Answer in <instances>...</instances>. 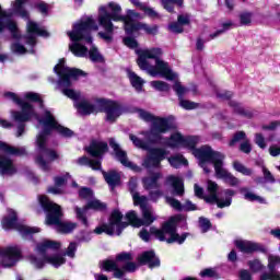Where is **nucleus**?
<instances>
[{
	"instance_id": "473e14b6",
	"label": "nucleus",
	"mask_w": 280,
	"mask_h": 280,
	"mask_svg": "<svg viewBox=\"0 0 280 280\" xmlns=\"http://www.w3.org/2000/svg\"><path fill=\"white\" fill-rule=\"evenodd\" d=\"M55 186H49L47 188V194H52L54 196H60L62 194V188L67 185V179L65 176H55L54 177Z\"/></svg>"
},
{
	"instance_id": "5fc2aeb1",
	"label": "nucleus",
	"mask_w": 280,
	"mask_h": 280,
	"mask_svg": "<svg viewBox=\"0 0 280 280\" xmlns=\"http://www.w3.org/2000/svg\"><path fill=\"white\" fill-rule=\"evenodd\" d=\"M168 30L173 34H183L185 32V26L180 22H172L168 24Z\"/></svg>"
},
{
	"instance_id": "6e6d98bb",
	"label": "nucleus",
	"mask_w": 280,
	"mask_h": 280,
	"mask_svg": "<svg viewBox=\"0 0 280 280\" xmlns=\"http://www.w3.org/2000/svg\"><path fill=\"white\" fill-rule=\"evenodd\" d=\"M161 198H163V190H161V188L149 190V200H151V202H159Z\"/></svg>"
},
{
	"instance_id": "7ed1b4c3",
	"label": "nucleus",
	"mask_w": 280,
	"mask_h": 280,
	"mask_svg": "<svg viewBox=\"0 0 280 280\" xmlns=\"http://www.w3.org/2000/svg\"><path fill=\"white\" fill-rule=\"evenodd\" d=\"M100 24L93 15H83L73 24L71 32V51L79 58H90L92 62H104V56L93 45L92 32H98Z\"/></svg>"
},
{
	"instance_id": "f8f14e48",
	"label": "nucleus",
	"mask_w": 280,
	"mask_h": 280,
	"mask_svg": "<svg viewBox=\"0 0 280 280\" xmlns=\"http://www.w3.org/2000/svg\"><path fill=\"white\" fill-rule=\"evenodd\" d=\"M39 206L42 207L44 213H46V224L48 226H54V224H58L60 220L65 217L62 212V207L60 205L50 201L47 195H40L38 197Z\"/></svg>"
},
{
	"instance_id": "6e6552de",
	"label": "nucleus",
	"mask_w": 280,
	"mask_h": 280,
	"mask_svg": "<svg viewBox=\"0 0 280 280\" xmlns=\"http://www.w3.org/2000/svg\"><path fill=\"white\" fill-rule=\"evenodd\" d=\"M129 139L130 141H132L136 148H140L141 150H149L148 155L142 162V166L147 170H150L152 167H161V161H165L167 159V154H170V151L163 148L149 149L148 142L143 141L135 135H130Z\"/></svg>"
},
{
	"instance_id": "0e129e2a",
	"label": "nucleus",
	"mask_w": 280,
	"mask_h": 280,
	"mask_svg": "<svg viewBox=\"0 0 280 280\" xmlns=\"http://www.w3.org/2000/svg\"><path fill=\"white\" fill-rule=\"evenodd\" d=\"M241 25H250V22L253 21V13H242L240 15Z\"/></svg>"
},
{
	"instance_id": "3c124183",
	"label": "nucleus",
	"mask_w": 280,
	"mask_h": 280,
	"mask_svg": "<svg viewBox=\"0 0 280 280\" xmlns=\"http://www.w3.org/2000/svg\"><path fill=\"white\" fill-rule=\"evenodd\" d=\"M248 138H246V132L244 131H237L233 135L232 139L229 142L230 148H233L236 143H240V141H245Z\"/></svg>"
},
{
	"instance_id": "9b49d317",
	"label": "nucleus",
	"mask_w": 280,
	"mask_h": 280,
	"mask_svg": "<svg viewBox=\"0 0 280 280\" xmlns=\"http://www.w3.org/2000/svg\"><path fill=\"white\" fill-rule=\"evenodd\" d=\"M37 148L39 154L35 158L36 165H38L39 170H43V172H50L51 166L49 164L54 163V161H58L60 155L56 150L47 148V137L43 133L37 137Z\"/></svg>"
},
{
	"instance_id": "774afa93",
	"label": "nucleus",
	"mask_w": 280,
	"mask_h": 280,
	"mask_svg": "<svg viewBox=\"0 0 280 280\" xmlns=\"http://www.w3.org/2000/svg\"><path fill=\"white\" fill-rule=\"evenodd\" d=\"M262 174L266 183H276L275 176L265 166H262Z\"/></svg>"
},
{
	"instance_id": "1a4fd4ad",
	"label": "nucleus",
	"mask_w": 280,
	"mask_h": 280,
	"mask_svg": "<svg viewBox=\"0 0 280 280\" xmlns=\"http://www.w3.org/2000/svg\"><path fill=\"white\" fill-rule=\"evenodd\" d=\"M85 151L95 160L82 156L75 160L74 163H77V165H86L95 171L102 170V160L104 159V154L108 152V143L101 140H93L90 145L85 148Z\"/></svg>"
},
{
	"instance_id": "ddd939ff",
	"label": "nucleus",
	"mask_w": 280,
	"mask_h": 280,
	"mask_svg": "<svg viewBox=\"0 0 280 280\" xmlns=\"http://www.w3.org/2000/svg\"><path fill=\"white\" fill-rule=\"evenodd\" d=\"M122 219L124 214L119 210H114L109 217V223L95 228L94 233L96 235H102V233H106V235H121L124 229L130 225L128 222H121Z\"/></svg>"
},
{
	"instance_id": "393cba45",
	"label": "nucleus",
	"mask_w": 280,
	"mask_h": 280,
	"mask_svg": "<svg viewBox=\"0 0 280 280\" xmlns=\"http://www.w3.org/2000/svg\"><path fill=\"white\" fill-rule=\"evenodd\" d=\"M0 257H2L1 266L3 268H12V266H14V261L21 257V249L18 247H0Z\"/></svg>"
},
{
	"instance_id": "79ce46f5",
	"label": "nucleus",
	"mask_w": 280,
	"mask_h": 280,
	"mask_svg": "<svg viewBox=\"0 0 280 280\" xmlns=\"http://www.w3.org/2000/svg\"><path fill=\"white\" fill-rule=\"evenodd\" d=\"M45 261L46 264H50L55 268H60V266H62V264H65L67 259H65V257L62 256L55 255V256H45Z\"/></svg>"
},
{
	"instance_id": "4c0bfd02",
	"label": "nucleus",
	"mask_w": 280,
	"mask_h": 280,
	"mask_svg": "<svg viewBox=\"0 0 280 280\" xmlns=\"http://www.w3.org/2000/svg\"><path fill=\"white\" fill-rule=\"evenodd\" d=\"M229 106L233 108V112L236 113V115H241L242 117H253V112L244 108L242 104L235 101H230Z\"/></svg>"
},
{
	"instance_id": "7c9ffc66",
	"label": "nucleus",
	"mask_w": 280,
	"mask_h": 280,
	"mask_svg": "<svg viewBox=\"0 0 280 280\" xmlns=\"http://www.w3.org/2000/svg\"><path fill=\"white\" fill-rule=\"evenodd\" d=\"M163 178V174L161 173H153L151 176L142 178V185L145 191H151L152 189H161V184L159 180Z\"/></svg>"
},
{
	"instance_id": "37998d69",
	"label": "nucleus",
	"mask_w": 280,
	"mask_h": 280,
	"mask_svg": "<svg viewBox=\"0 0 280 280\" xmlns=\"http://www.w3.org/2000/svg\"><path fill=\"white\" fill-rule=\"evenodd\" d=\"M161 4L166 12H174L175 5L183 8V0H161Z\"/></svg>"
},
{
	"instance_id": "f257e3e1",
	"label": "nucleus",
	"mask_w": 280,
	"mask_h": 280,
	"mask_svg": "<svg viewBox=\"0 0 280 280\" xmlns=\"http://www.w3.org/2000/svg\"><path fill=\"white\" fill-rule=\"evenodd\" d=\"M135 19H139V13L129 10L127 15H121V5L115 2H109L107 5L98 7L97 23L105 31L98 32L100 38H103V40L106 43L113 42V32H115V24H113V21H122L125 32L129 36H132V34H137L141 31L151 36L159 33V26H150L145 23L137 22Z\"/></svg>"
},
{
	"instance_id": "ea45409f",
	"label": "nucleus",
	"mask_w": 280,
	"mask_h": 280,
	"mask_svg": "<svg viewBox=\"0 0 280 280\" xmlns=\"http://www.w3.org/2000/svg\"><path fill=\"white\" fill-rule=\"evenodd\" d=\"M167 161L172 167H175V170H178L180 165H187V160L180 154L173 155L168 158Z\"/></svg>"
},
{
	"instance_id": "13d9d810",
	"label": "nucleus",
	"mask_w": 280,
	"mask_h": 280,
	"mask_svg": "<svg viewBox=\"0 0 280 280\" xmlns=\"http://www.w3.org/2000/svg\"><path fill=\"white\" fill-rule=\"evenodd\" d=\"M30 259H31V264H33V266H35V268H37L38 270L45 268V264H47V260H45V256L44 258L31 256Z\"/></svg>"
},
{
	"instance_id": "2f4dec72",
	"label": "nucleus",
	"mask_w": 280,
	"mask_h": 280,
	"mask_svg": "<svg viewBox=\"0 0 280 280\" xmlns=\"http://www.w3.org/2000/svg\"><path fill=\"white\" fill-rule=\"evenodd\" d=\"M102 174L110 189H115V187H119V185H121V176H119V173L115 171H110L108 173L106 171H102Z\"/></svg>"
},
{
	"instance_id": "20e7f679",
	"label": "nucleus",
	"mask_w": 280,
	"mask_h": 280,
	"mask_svg": "<svg viewBox=\"0 0 280 280\" xmlns=\"http://www.w3.org/2000/svg\"><path fill=\"white\" fill-rule=\"evenodd\" d=\"M194 156L198 159L199 165L203 168L206 174L211 172L209 165H213L217 178L224 179V183L230 185L231 187H237L240 185V180L233 174H231L226 168L223 167L224 165V154L214 151L209 145H203L199 149H195L192 151Z\"/></svg>"
},
{
	"instance_id": "aec40b11",
	"label": "nucleus",
	"mask_w": 280,
	"mask_h": 280,
	"mask_svg": "<svg viewBox=\"0 0 280 280\" xmlns=\"http://www.w3.org/2000/svg\"><path fill=\"white\" fill-rule=\"evenodd\" d=\"M121 261H132V254L130 253H120L116 256V259H107L102 262L103 270H106V272H114V277L116 279H122L124 278V270H121L119 267V262Z\"/></svg>"
},
{
	"instance_id": "f3484780",
	"label": "nucleus",
	"mask_w": 280,
	"mask_h": 280,
	"mask_svg": "<svg viewBox=\"0 0 280 280\" xmlns=\"http://www.w3.org/2000/svg\"><path fill=\"white\" fill-rule=\"evenodd\" d=\"M97 106L98 113H105V121H108V124H115L118 117H121V115L124 114V108L121 107V104L115 101L101 98L97 100Z\"/></svg>"
},
{
	"instance_id": "c756f323",
	"label": "nucleus",
	"mask_w": 280,
	"mask_h": 280,
	"mask_svg": "<svg viewBox=\"0 0 280 280\" xmlns=\"http://www.w3.org/2000/svg\"><path fill=\"white\" fill-rule=\"evenodd\" d=\"M16 172V166H14L12 159L0 153V174L2 176H14Z\"/></svg>"
},
{
	"instance_id": "052dcab7",
	"label": "nucleus",
	"mask_w": 280,
	"mask_h": 280,
	"mask_svg": "<svg viewBox=\"0 0 280 280\" xmlns=\"http://www.w3.org/2000/svg\"><path fill=\"white\" fill-rule=\"evenodd\" d=\"M177 22L185 27V25L191 24V15L189 13H182L177 16Z\"/></svg>"
},
{
	"instance_id": "423d86ee",
	"label": "nucleus",
	"mask_w": 280,
	"mask_h": 280,
	"mask_svg": "<svg viewBox=\"0 0 280 280\" xmlns=\"http://www.w3.org/2000/svg\"><path fill=\"white\" fill-rule=\"evenodd\" d=\"M4 97L12 100V102L21 108V112H13V119L19 124L16 137H23L26 121H32L33 117L38 119V113H36L32 103L23 101V98L19 97L14 92H5Z\"/></svg>"
},
{
	"instance_id": "9d476101",
	"label": "nucleus",
	"mask_w": 280,
	"mask_h": 280,
	"mask_svg": "<svg viewBox=\"0 0 280 280\" xmlns=\"http://www.w3.org/2000/svg\"><path fill=\"white\" fill-rule=\"evenodd\" d=\"M151 235H154L160 242H166V244H185V240L189 233L177 232L176 222L171 219L162 224L161 229L150 228Z\"/></svg>"
},
{
	"instance_id": "bb28decb",
	"label": "nucleus",
	"mask_w": 280,
	"mask_h": 280,
	"mask_svg": "<svg viewBox=\"0 0 280 280\" xmlns=\"http://www.w3.org/2000/svg\"><path fill=\"white\" fill-rule=\"evenodd\" d=\"M166 185H170V187H172L173 196H178L179 198H183V196H185V184L183 183V178L170 175L166 177Z\"/></svg>"
},
{
	"instance_id": "de8ad7c7",
	"label": "nucleus",
	"mask_w": 280,
	"mask_h": 280,
	"mask_svg": "<svg viewBox=\"0 0 280 280\" xmlns=\"http://www.w3.org/2000/svg\"><path fill=\"white\" fill-rule=\"evenodd\" d=\"M89 73L82 69L71 68V80H86Z\"/></svg>"
},
{
	"instance_id": "cd10ccee",
	"label": "nucleus",
	"mask_w": 280,
	"mask_h": 280,
	"mask_svg": "<svg viewBox=\"0 0 280 280\" xmlns=\"http://www.w3.org/2000/svg\"><path fill=\"white\" fill-rule=\"evenodd\" d=\"M235 246L236 248H238V250H241V253L246 254L257 253L258 250L260 253H264V250H266V248L261 244L250 241H236Z\"/></svg>"
},
{
	"instance_id": "69168bd1",
	"label": "nucleus",
	"mask_w": 280,
	"mask_h": 280,
	"mask_svg": "<svg viewBox=\"0 0 280 280\" xmlns=\"http://www.w3.org/2000/svg\"><path fill=\"white\" fill-rule=\"evenodd\" d=\"M255 143L261 150H266V138H264V136L261 133L255 135Z\"/></svg>"
},
{
	"instance_id": "49530a36",
	"label": "nucleus",
	"mask_w": 280,
	"mask_h": 280,
	"mask_svg": "<svg viewBox=\"0 0 280 280\" xmlns=\"http://www.w3.org/2000/svg\"><path fill=\"white\" fill-rule=\"evenodd\" d=\"M233 167L236 172H238L240 174H243V176H252L253 175V170L244 166V164H242L241 162L235 161L233 163Z\"/></svg>"
},
{
	"instance_id": "a211bd4d",
	"label": "nucleus",
	"mask_w": 280,
	"mask_h": 280,
	"mask_svg": "<svg viewBox=\"0 0 280 280\" xmlns=\"http://www.w3.org/2000/svg\"><path fill=\"white\" fill-rule=\"evenodd\" d=\"M19 222V215L16 211L12 210L8 217L2 219L3 229H18L19 233H21L22 237H27V235H34L35 233H40V229L38 228H30L27 225H21Z\"/></svg>"
},
{
	"instance_id": "4468645a",
	"label": "nucleus",
	"mask_w": 280,
	"mask_h": 280,
	"mask_svg": "<svg viewBox=\"0 0 280 280\" xmlns=\"http://www.w3.org/2000/svg\"><path fill=\"white\" fill-rule=\"evenodd\" d=\"M37 121L38 124L44 126L42 131V135H44V137H49V135H51L54 130L58 132V135H60L61 137H71V129L60 125L58 120H56L54 114L49 112V109H46L44 112L43 118L38 116Z\"/></svg>"
},
{
	"instance_id": "a18cd8bd",
	"label": "nucleus",
	"mask_w": 280,
	"mask_h": 280,
	"mask_svg": "<svg viewBox=\"0 0 280 280\" xmlns=\"http://www.w3.org/2000/svg\"><path fill=\"white\" fill-rule=\"evenodd\" d=\"M221 30H218L215 33L210 35L211 40H213V38H218V36H221V34H224V32H229V30H231V27H233V22L232 21H226L223 22L221 24Z\"/></svg>"
},
{
	"instance_id": "72a5a7b5",
	"label": "nucleus",
	"mask_w": 280,
	"mask_h": 280,
	"mask_svg": "<svg viewBox=\"0 0 280 280\" xmlns=\"http://www.w3.org/2000/svg\"><path fill=\"white\" fill-rule=\"evenodd\" d=\"M0 150L4 154H8L9 156H24L25 149L23 148H16L8 144L7 142L0 141Z\"/></svg>"
},
{
	"instance_id": "4d7b16f0",
	"label": "nucleus",
	"mask_w": 280,
	"mask_h": 280,
	"mask_svg": "<svg viewBox=\"0 0 280 280\" xmlns=\"http://www.w3.org/2000/svg\"><path fill=\"white\" fill-rule=\"evenodd\" d=\"M151 86L155 89V91L167 92L170 91V84L164 81H152Z\"/></svg>"
},
{
	"instance_id": "c9c22d12",
	"label": "nucleus",
	"mask_w": 280,
	"mask_h": 280,
	"mask_svg": "<svg viewBox=\"0 0 280 280\" xmlns=\"http://www.w3.org/2000/svg\"><path fill=\"white\" fill-rule=\"evenodd\" d=\"M62 244L58 241L46 240L37 245V250L45 254L47 250H60Z\"/></svg>"
},
{
	"instance_id": "e433bc0d",
	"label": "nucleus",
	"mask_w": 280,
	"mask_h": 280,
	"mask_svg": "<svg viewBox=\"0 0 280 280\" xmlns=\"http://www.w3.org/2000/svg\"><path fill=\"white\" fill-rule=\"evenodd\" d=\"M30 0H15L13 4V10L18 14V16H21L22 19H30V12L25 10V3Z\"/></svg>"
},
{
	"instance_id": "412c9836",
	"label": "nucleus",
	"mask_w": 280,
	"mask_h": 280,
	"mask_svg": "<svg viewBox=\"0 0 280 280\" xmlns=\"http://www.w3.org/2000/svg\"><path fill=\"white\" fill-rule=\"evenodd\" d=\"M90 209H93V211H106V203L97 199H91L83 208H74L77 220H79V222L85 226H89V220L86 219V215L89 214Z\"/></svg>"
},
{
	"instance_id": "864d4df0",
	"label": "nucleus",
	"mask_w": 280,
	"mask_h": 280,
	"mask_svg": "<svg viewBox=\"0 0 280 280\" xmlns=\"http://www.w3.org/2000/svg\"><path fill=\"white\" fill-rule=\"evenodd\" d=\"M52 226H56L58 233H71V222L65 223L62 219L58 223L52 224Z\"/></svg>"
},
{
	"instance_id": "09e8293b",
	"label": "nucleus",
	"mask_w": 280,
	"mask_h": 280,
	"mask_svg": "<svg viewBox=\"0 0 280 280\" xmlns=\"http://www.w3.org/2000/svg\"><path fill=\"white\" fill-rule=\"evenodd\" d=\"M165 202H166V205L172 207V209H175V211H183V203H180V201L178 199H176L174 197L166 196Z\"/></svg>"
},
{
	"instance_id": "39448f33",
	"label": "nucleus",
	"mask_w": 280,
	"mask_h": 280,
	"mask_svg": "<svg viewBox=\"0 0 280 280\" xmlns=\"http://www.w3.org/2000/svg\"><path fill=\"white\" fill-rule=\"evenodd\" d=\"M138 67L156 78V75H162L166 80H176V73L172 72L167 62L161 60L163 56V50L161 48H151V49H138Z\"/></svg>"
},
{
	"instance_id": "6ab92c4d",
	"label": "nucleus",
	"mask_w": 280,
	"mask_h": 280,
	"mask_svg": "<svg viewBox=\"0 0 280 280\" xmlns=\"http://www.w3.org/2000/svg\"><path fill=\"white\" fill-rule=\"evenodd\" d=\"M71 100L74 101V108H77L79 115L86 117L89 115L100 113L97 101L95 104L82 98V93L71 90Z\"/></svg>"
},
{
	"instance_id": "f704fd0d",
	"label": "nucleus",
	"mask_w": 280,
	"mask_h": 280,
	"mask_svg": "<svg viewBox=\"0 0 280 280\" xmlns=\"http://www.w3.org/2000/svg\"><path fill=\"white\" fill-rule=\"evenodd\" d=\"M240 194H242L243 198L248 202H259L260 205H266V199L250 191L247 187H242L238 189Z\"/></svg>"
},
{
	"instance_id": "a19ab883",
	"label": "nucleus",
	"mask_w": 280,
	"mask_h": 280,
	"mask_svg": "<svg viewBox=\"0 0 280 280\" xmlns=\"http://www.w3.org/2000/svg\"><path fill=\"white\" fill-rule=\"evenodd\" d=\"M24 98L27 100V102L39 104V108H43V106H45V102L43 101V97H40V94L36 92H26L24 94Z\"/></svg>"
},
{
	"instance_id": "4be33fe9",
	"label": "nucleus",
	"mask_w": 280,
	"mask_h": 280,
	"mask_svg": "<svg viewBox=\"0 0 280 280\" xmlns=\"http://www.w3.org/2000/svg\"><path fill=\"white\" fill-rule=\"evenodd\" d=\"M109 147L112 148L114 152V156L116 160H118L124 167H128L129 170H132V172H141V167L128 160V153L121 149V145L117 143L115 138L109 139Z\"/></svg>"
},
{
	"instance_id": "a878e982",
	"label": "nucleus",
	"mask_w": 280,
	"mask_h": 280,
	"mask_svg": "<svg viewBox=\"0 0 280 280\" xmlns=\"http://www.w3.org/2000/svg\"><path fill=\"white\" fill-rule=\"evenodd\" d=\"M173 91H175V93L178 95L179 106L185 110H194L195 108H198V103L183 98V96L189 92V89L183 86L180 82H176L173 85Z\"/></svg>"
},
{
	"instance_id": "603ef678",
	"label": "nucleus",
	"mask_w": 280,
	"mask_h": 280,
	"mask_svg": "<svg viewBox=\"0 0 280 280\" xmlns=\"http://www.w3.org/2000/svg\"><path fill=\"white\" fill-rule=\"evenodd\" d=\"M93 189L89 188V187H82L81 189H79V198H81L82 200H93Z\"/></svg>"
},
{
	"instance_id": "c03bdc74",
	"label": "nucleus",
	"mask_w": 280,
	"mask_h": 280,
	"mask_svg": "<svg viewBox=\"0 0 280 280\" xmlns=\"http://www.w3.org/2000/svg\"><path fill=\"white\" fill-rule=\"evenodd\" d=\"M34 10H37L43 16H49V4L45 1L35 2L33 4Z\"/></svg>"
},
{
	"instance_id": "680f3d73",
	"label": "nucleus",
	"mask_w": 280,
	"mask_h": 280,
	"mask_svg": "<svg viewBox=\"0 0 280 280\" xmlns=\"http://www.w3.org/2000/svg\"><path fill=\"white\" fill-rule=\"evenodd\" d=\"M124 45H126V47H129V49H137V47H139V43H137V39H135V37H125L122 39Z\"/></svg>"
},
{
	"instance_id": "338daca9",
	"label": "nucleus",
	"mask_w": 280,
	"mask_h": 280,
	"mask_svg": "<svg viewBox=\"0 0 280 280\" xmlns=\"http://www.w3.org/2000/svg\"><path fill=\"white\" fill-rule=\"evenodd\" d=\"M241 152H244V154H250L253 151V147L250 145V141L247 139L243 141L240 145Z\"/></svg>"
},
{
	"instance_id": "0eeeda50",
	"label": "nucleus",
	"mask_w": 280,
	"mask_h": 280,
	"mask_svg": "<svg viewBox=\"0 0 280 280\" xmlns=\"http://www.w3.org/2000/svg\"><path fill=\"white\" fill-rule=\"evenodd\" d=\"M135 206L140 207L141 215L140 219L137 215V211L130 210L126 213V220H128L129 224H132L136 229L141 226H150L159 217H156V212H154V208L148 203L147 197H139V195H133Z\"/></svg>"
},
{
	"instance_id": "8fccbe9b",
	"label": "nucleus",
	"mask_w": 280,
	"mask_h": 280,
	"mask_svg": "<svg viewBox=\"0 0 280 280\" xmlns=\"http://www.w3.org/2000/svg\"><path fill=\"white\" fill-rule=\"evenodd\" d=\"M128 187H129V191H130V194H131V196H132L133 205H135V196L138 195V198H143V196H141V195L137 191L138 184H137V178H136V177H131V178L129 179Z\"/></svg>"
},
{
	"instance_id": "5701e85b",
	"label": "nucleus",
	"mask_w": 280,
	"mask_h": 280,
	"mask_svg": "<svg viewBox=\"0 0 280 280\" xmlns=\"http://www.w3.org/2000/svg\"><path fill=\"white\" fill-rule=\"evenodd\" d=\"M26 32L28 35H26L25 43L26 45H30L31 47H36V36H42L43 38H49L50 34L47 32V30L42 28L38 23L28 20L26 24Z\"/></svg>"
},
{
	"instance_id": "c85d7f7f",
	"label": "nucleus",
	"mask_w": 280,
	"mask_h": 280,
	"mask_svg": "<svg viewBox=\"0 0 280 280\" xmlns=\"http://www.w3.org/2000/svg\"><path fill=\"white\" fill-rule=\"evenodd\" d=\"M139 264L142 266H149V268H159L161 266V260L156 257V254H154V250H148L143 252L138 257Z\"/></svg>"
},
{
	"instance_id": "b1692460",
	"label": "nucleus",
	"mask_w": 280,
	"mask_h": 280,
	"mask_svg": "<svg viewBox=\"0 0 280 280\" xmlns=\"http://www.w3.org/2000/svg\"><path fill=\"white\" fill-rule=\"evenodd\" d=\"M9 30L12 34V37L19 40L21 35L19 34V26L16 22L12 20V13H8V11L3 10L0 4V33Z\"/></svg>"
},
{
	"instance_id": "bf43d9fd",
	"label": "nucleus",
	"mask_w": 280,
	"mask_h": 280,
	"mask_svg": "<svg viewBox=\"0 0 280 280\" xmlns=\"http://www.w3.org/2000/svg\"><path fill=\"white\" fill-rule=\"evenodd\" d=\"M199 226L201 229V233H207L211 230V221L207 218H199Z\"/></svg>"
},
{
	"instance_id": "f03ea898",
	"label": "nucleus",
	"mask_w": 280,
	"mask_h": 280,
	"mask_svg": "<svg viewBox=\"0 0 280 280\" xmlns=\"http://www.w3.org/2000/svg\"><path fill=\"white\" fill-rule=\"evenodd\" d=\"M138 115L140 119H143V121L151 122L150 130L142 132L143 137H145L150 143H159L160 145H165L172 150L176 148H187L188 150H194V148H196L200 141L198 136L184 137L179 132L171 135L170 138H163L161 135H165L167 130L176 128L174 116L161 118L143 109H139Z\"/></svg>"
},
{
	"instance_id": "2eb2a0df",
	"label": "nucleus",
	"mask_w": 280,
	"mask_h": 280,
	"mask_svg": "<svg viewBox=\"0 0 280 280\" xmlns=\"http://www.w3.org/2000/svg\"><path fill=\"white\" fill-rule=\"evenodd\" d=\"M67 60L59 59V62L54 67V72L58 75L57 89L66 97L71 100V67H66Z\"/></svg>"
},
{
	"instance_id": "e2e57ef3",
	"label": "nucleus",
	"mask_w": 280,
	"mask_h": 280,
	"mask_svg": "<svg viewBox=\"0 0 280 280\" xmlns=\"http://www.w3.org/2000/svg\"><path fill=\"white\" fill-rule=\"evenodd\" d=\"M121 269L125 270V272H136L137 262L125 260V265L121 266Z\"/></svg>"
},
{
	"instance_id": "dca6fc26",
	"label": "nucleus",
	"mask_w": 280,
	"mask_h": 280,
	"mask_svg": "<svg viewBox=\"0 0 280 280\" xmlns=\"http://www.w3.org/2000/svg\"><path fill=\"white\" fill-rule=\"evenodd\" d=\"M208 191L210 195L205 197V201L209 203L215 202L219 209H224V207H231V203L233 202V197L235 196V190L225 189L221 192L225 197V199L222 197H218V185L212 180L208 182Z\"/></svg>"
},
{
	"instance_id": "58836bf2",
	"label": "nucleus",
	"mask_w": 280,
	"mask_h": 280,
	"mask_svg": "<svg viewBox=\"0 0 280 280\" xmlns=\"http://www.w3.org/2000/svg\"><path fill=\"white\" fill-rule=\"evenodd\" d=\"M127 73L133 89L136 91H141L143 89V79L137 75L132 70H127Z\"/></svg>"
}]
</instances>
